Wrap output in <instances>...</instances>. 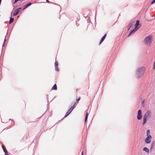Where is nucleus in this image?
Returning a JSON list of instances; mask_svg holds the SVG:
<instances>
[{
    "instance_id": "f257e3e1",
    "label": "nucleus",
    "mask_w": 155,
    "mask_h": 155,
    "mask_svg": "<svg viewBox=\"0 0 155 155\" xmlns=\"http://www.w3.org/2000/svg\"><path fill=\"white\" fill-rule=\"evenodd\" d=\"M145 70V67H141L137 70L136 74L138 78H140L144 74Z\"/></svg>"
},
{
    "instance_id": "f03ea898",
    "label": "nucleus",
    "mask_w": 155,
    "mask_h": 155,
    "mask_svg": "<svg viewBox=\"0 0 155 155\" xmlns=\"http://www.w3.org/2000/svg\"><path fill=\"white\" fill-rule=\"evenodd\" d=\"M152 36L150 35L146 37L144 40V42L145 45L148 46H150L152 43L151 39Z\"/></svg>"
},
{
    "instance_id": "7ed1b4c3",
    "label": "nucleus",
    "mask_w": 155,
    "mask_h": 155,
    "mask_svg": "<svg viewBox=\"0 0 155 155\" xmlns=\"http://www.w3.org/2000/svg\"><path fill=\"white\" fill-rule=\"evenodd\" d=\"M142 117V115L141 114V110H139L138 111L137 118L138 120H140L141 119Z\"/></svg>"
},
{
    "instance_id": "20e7f679",
    "label": "nucleus",
    "mask_w": 155,
    "mask_h": 155,
    "mask_svg": "<svg viewBox=\"0 0 155 155\" xmlns=\"http://www.w3.org/2000/svg\"><path fill=\"white\" fill-rule=\"evenodd\" d=\"M151 114V111L149 110H148L147 111V112L145 113V114L144 115L143 118L147 119L148 117L149 116V115H150Z\"/></svg>"
},
{
    "instance_id": "39448f33",
    "label": "nucleus",
    "mask_w": 155,
    "mask_h": 155,
    "mask_svg": "<svg viewBox=\"0 0 155 155\" xmlns=\"http://www.w3.org/2000/svg\"><path fill=\"white\" fill-rule=\"evenodd\" d=\"M139 28L135 27V28L131 31L129 35L128 36H130L131 35V34L135 33L137 30Z\"/></svg>"
},
{
    "instance_id": "423d86ee",
    "label": "nucleus",
    "mask_w": 155,
    "mask_h": 155,
    "mask_svg": "<svg viewBox=\"0 0 155 155\" xmlns=\"http://www.w3.org/2000/svg\"><path fill=\"white\" fill-rule=\"evenodd\" d=\"M21 9V8H18L17 9H16L15 10L14 12L13 13V16H15L16 15L18 14L19 12V10L20 9Z\"/></svg>"
},
{
    "instance_id": "0eeeda50",
    "label": "nucleus",
    "mask_w": 155,
    "mask_h": 155,
    "mask_svg": "<svg viewBox=\"0 0 155 155\" xmlns=\"http://www.w3.org/2000/svg\"><path fill=\"white\" fill-rule=\"evenodd\" d=\"M140 21L139 20H137L136 21V23L135 25V27H137L138 28H140L141 27V25H140L139 24Z\"/></svg>"
},
{
    "instance_id": "6e6552de",
    "label": "nucleus",
    "mask_w": 155,
    "mask_h": 155,
    "mask_svg": "<svg viewBox=\"0 0 155 155\" xmlns=\"http://www.w3.org/2000/svg\"><path fill=\"white\" fill-rule=\"evenodd\" d=\"M151 139L148 137H147L145 139V142L146 143H149L151 142Z\"/></svg>"
},
{
    "instance_id": "1a4fd4ad",
    "label": "nucleus",
    "mask_w": 155,
    "mask_h": 155,
    "mask_svg": "<svg viewBox=\"0 0 155 155\" xmlns=\"http://www.w3.org/2000/svg\"><path fill=\"white\" fill-rule=\"evenodd\" d=\"M146 134L147 137L151 138L152 137L151 135L150 134V130H147Z\"/></svg>"
},
{
    "instance_id": "9d476101",
    "label": "nucleus",
    "mask_w": 155,
    "mask_h": 155,
    "mask_svg": "<svg viewBox=\"0 0 155 155\" xmlns=\"http://www.w3.org/2000/svg\"><path fill=\"white\" fill-rule=\"evenodd\" d=\"M31 4V3L29 2L28 3L26 4V5H25L24 6L23 8V10H24L27 7L30 6Z\"/></svg>"
},
{
    "instance_id": "9b49d317",
    "label": "nucleus",
    "mask_w": 155,
    "mask_h": 155,
    "mask_svg": "<svg viewBox=\"0 0 155 155\" xmlns=\"http://www.w3.org/2000/svg\"><path fill=\"white\" fill-rule=\"evenodd\" d=\"M106 36V34L104 35L102 38L99 43V45H100L101 43L104 41L105 39Z\"/></svg>"
},
{
    "instance_id": "f8f14e48",
    "label": "nucleus",
    "mask_w": 155,
    "mask_h": 155,
    "mask_svg": "<svg viewBox=\"0 0 155 155\" xmlns=\"http://www.w3.org/2000/svg\"><path fill=\"white\" fill-rule=\"evenodd\" d=\"M143 150L145 151L147 153H149V150L148 148H147L146 147H144L143 149Z\"/></svg>"
},
{
    "instance_id": "ddd939ff",
    "label": "nucleus",
    "mask_w": 155,
    "mask_h": 155,
    "mask_svg": "<svg viewBox=\"0 0 155 155\" xmlns=\"http://www.w3.org/2000/svg\"><path fill=\"white\" fill-rule=\"evenodd\" d=\"M52 89L53 90H56L57 89V87L56 84L54 85L52 87Z\"/></svg>"
},
{
    "instance_id": "4468645a",
    "label": "nucleus",
    "mask_w": 155,
    "mask_h": 155,
    "mask_svg": "<svg viewBox=\"0 0 155 155\" xmlns=\"http://www.w3.org/2000/svg\"><path fill=\"white\" fill-rule=\"evenodd\" d=\"M74 109V107H71L68 110V112L70 113Z\"/></svg>"
},
{
    "instance_id": "2eb2a0df",
    "label": "nucleus",
    "mask_w": 155,
    "mask_h": 155,
    "mask_svg": "<svg viewBox=\"0 0 155 155\" xmlns=\"http://www.w3.org/2000/svg\"><path fill=\"white\" fill-rule=\"evenodd\" d=\"M88 115V113L87 112H86V114L85 117V122L87 120Z\"/></svg>"
},
{
    "instance_id": "dca6fc26",
    "label": "nucleus",
    "mask_w": 155,
    "mask_h": 155,
    "mask_svg": "<svg viewBox=\"0 0 155 155\" xmlns=\"http://www.w3.org/2000/svg\"><path fill=\"white\" fill-rule=\"evenodd\" d=\"M2 147L5 153V154L7 153H8V151L6 149L5 147H4L3 146H2Z\"/></svg>"
},
{
    "instance_id": "f3484780",
    "label": "nucleus",
    "mask_w": 155,
    "mask_h": 155,
    "mask_svg": "<svg viewBox=\"0 0 155 155\" xmlns=\"http://www.w3.org/2000/svg\"><path fill=\"white\" fill-rule=\"evenodd\" d=\"M14 20V18H12L11 17L10 18L9 21V24H10L11 23H12L13 21Z\"/></svg>"
},
{
    "instance_id": "a211bd4d",
    "label": "nucleus",
    "mask_w": 155,
    "mask_h": 155,
    "mask_svg": "<svg viewBox=\"0 0 155 155\" xmlns=\"http://www.w3.org/2000/svg\"><path fill=\"white\" fill-rule=\"evenodd\" d=\"M147 119L143 118V122L142 123L143 125H144L147 122Z\"/></svg>"
},
{
    "instance_id": "6ab92c4d",
    "label": "nucleus",
    "mask_w": 155,
    "mask_h": 155,
    "mask_svg": "<svg viewBox=\"0 0 155 155\" xmlns=\"http://www.w3.org/2000/svg\"><path fill=\"white\" fill-rule=\"evenodd\" d=\"M155 145V142L154 141H153L151 144V148H153L154 146Z\"/></svg>"
},
{
    "instance_id": "aec40b11",
    "label": "nucleus",
    "mask_w": 155,
    "mask_h": 155,
    "mask_svg": "<svg viewBox=\"0 0 155 155\" xmlns=\"http://www.w3.org/2000/svg\"><path fill=\"white\" fill-rule=\"evenodd\" d=\"M55 70L56 71H59V69L58 68V66H55Z\"/></svg>"
},
{
    "instance_id": "412c9836",
    "label": "nucleus",
    "mask_w": 155,
    "mask_h": 155,
    "mask_svg": "<svg viewBox=\"0 0 155 155\" xmlns=\"http://www.w3.org/2000/svg\"><path fill=\"white\" fill-rule=\"evenodd\" d=\"M70 114V113L68 111L65 114L64 117H67Z\"/></svg>"
},
{
    "instance_id": "4be33fe9",
    "label": "nucleus",
    "mask_w": 155,
    "mask_h": 155,
    "mask_svg": "<svg viewBox=\"0 0 155 155\" xmlns=\"http://www.w3.org/2000/svg\"><path fill=\"white\" fill-rule=\"evenodd\" d=\"M54 64H55V66H58V62L57 61H56L55 62Z\"/></svg>"
},
{
    "instance_id": "5701e85b",
    "label": "nucleus",
    "mask_w": 155,
    "mask_h": 155,
    "mask_svg": "<svg viewBox=\"0 0 155 155\" xmlns=\"http://www.w3.org/2000/svg\"><path fill=\"white\" fill-rule=\"evenodd\" d=\"M5 41H6V39L5 38L4 39V41L3 42V45H2L3 47L4 46L5 43Z\"/></svg>"
},
{
    "instance_id": "b1692460",
    "label": "nucleus",
    "mask_w": 155,
    "mask_h": 155,
    "mask_svg": "<svg viewBox=\"0 0 155 155\" xmlns=\"http://www.w3.org/2000/svg\"><path fill=\"white\" fill-rule=\"evenodd\" d=\"M155 2V0H153L151 2V4H152Z\"/></svg>"
},
{
    "instance_id": "393cba45",
    "label": "nucleus",
    "mask_w": 155,
    "mask_h": 155,
    "mask_svg": "<svg viewBox=\"0 0 155 155\" xmlns=\"http://www.w3.org/2000/svg\"><path fill=\"white\" fill-rule=\"evenodd\" d=\"M81 98L80 97H78V98L76 99V101L77 102L78 101H79L80 100Z\"/></svg>"
},
{
    "instance_id": "a878e982",
    "label": "nucleus",
    "mask_w": 155,
    "mask_h": 155,
    "mask_svg": "<svg viewBox=\"0 0 155 155\" xmlns=\"http://www.w3.org/2000/svg\"><path fill=\"white\" fill-rule=\"evenodd\" d=\"M153 69H155V61L154 62V64H153Z\"/></svg>"
},
{
    "instance_id": "bb28decb",
    "label": "nucleus",
    "mask_w": 155,
    "mask_h": 155,
    "mask_svg": "<svg viewBox=\"0 0 155 155\" xmlns=\"http://www.w3.org/2000/svg\"><path fill=\"white\" fill-rule=\"evenodd\" d=\"M130 27H129V28L128 29V30L131 27V26H132V24H131V23H130L129 25Z\"/></svg>"
},
{
    "instance_id": "cd10ccee",
    "label": "nucleus",
    "mask_w": 155,
    "mask_h": 155,
    "mask_svg": "<svg viewBox=\"0 0 155 155\" xmlns=\"http://www.w3.org/2000/svg\"><path fill=\"white\" fill-rule=\"evenodd\" d=\"M19 0H15V2H14V3H16Z\"/></svg>"
},
{
    "instance_id": "c85d7f7f",
    "label": "nucleus",
    "mask_w": 155,
    "mask_h": 155,
    "mask_svg": "<svg viewBox=\"0 0 155 155\" xmlns=\"http://www.w3.org/2000/svg\"><path fill=\"white\" fill-rule=\"evenodd\" d=\"M81 155H83V151H82L81 152Z\"/></svg>"
},
{
    "instance_id": "c756f323",
    "label": "nucleus",
    "mask_w": 155,
    "mask_h": 155,
    "mask_svg": "<svg viewBox=\"0 0 155 155\" xmlns=\"http://www.w3.org/2000/svg\"><path fill=\"white\" fill-rule=\"evenodd\" d=\"M46 1L48 2H49V1H48V0H46Z\"/></svg>"
},
{
    "instance_id": "7c9ffc66",
    "label": "nucleus",
    "mask_w": 155,
    "mask_h": 155,
    "mask_svg": "<svg viewBox=\"0 0 155 155\" xmlns=\"http://www.w3.org/2000/svg\"><path fill=\"white\" fill-rule=\"evenodd\" d=\"M5 155H9L8 154H7V153L5 154Z\"/></svg>"
},
{
    "instance_id": "2f4dec72",
    "label": "nucleus",
    "mask_w": 155,
    "mask_h": 155,
    "mask_svg": "<svg viewBox=\"0 0 155 155\" xmlns=\"http://www.w3.org/2000/svg\"><path fill=\"white\" fill-rule=\"evenodd\" d=\"M152 148H151H151L150 149V150H151L152 149Z\"/></svg>"
}]
</instances>
